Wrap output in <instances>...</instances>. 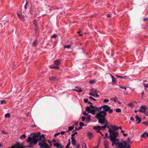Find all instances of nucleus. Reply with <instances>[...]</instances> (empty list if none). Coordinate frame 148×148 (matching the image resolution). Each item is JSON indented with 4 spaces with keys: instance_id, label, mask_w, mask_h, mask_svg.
I'll use <instances>...</instances> for the list:
<instances>
[{
    "instance_id": "obj_1",
    "label": "nucleus",
    "mask_w": 148,
    "mask_h": 148,
    "mask_svg": "<svg viewBox=\"0 0 148 148\" xmlns=\"http://www.w3.org/2000/svg\"><path fill=\"white\" fill-rule=\"evenodd\" d=\"M41 133L38 132L33 134H31V135H29L26 141L27 143H29V145L25 146L26 148H32L37 144L38 142L41 140V137H40Z\"/></svg>"
},
{
    "instance_id": "obj_2",
    "label": "nucleus",
    "mask_w": 148,
    "mask_h": 148,
    "mask_svg": "<svg viewBox=\"0 0 148 148\" xmlns=\"http://www.w3.org/2000/svg\"><path fill=\"white\" fill-rule=\"evenodd\" d=\"M100 111V112L96 114L95 117L98 119V122L102 125L105 123V121H107L105 119L107 114L105 111L101 110Z\"/></svg>"
},
{
    "instance_id": "obj_3",
    "label": "nucleus",
    "mask_w": 148,
    "mask_h": 148,
    "mask_svg": "<svg viewBox=\"0 0 148 148\" xmlns=\"http://www.w3.org/2000/svg\"><path fill=\"white\" fill-rule=\"evenodd\" d=\"M105 124L104 126H94L93 128L94 129H99V130H100L101 129L105 130V128L107 127L108 129V132L109 134H110L113 133L112 130V128L110 127V126L109 125V123L108 121H105V123L103 124Z\"/></svg>"
},
{
    "instance_id": "obj_4",
    "label": "nucleus",
    "mask_w": 148,
    "mask_h": 148,
    "mask_svg": "<svg viewBox=\"0 0 148 148\" xmlns=\"http://www.w3.org/2000/svg\"><path fill=\"white\" fill-rule=\"evenodd\" d=\"M117 134L116 133H113L109 135V138L110 140L112 142V146H113L115 144L117 145L119 142V139L116 138Z\"/></svg>"
},
{
    "instance_id": "obj_5",
    "label": "nucleus",
    "mask_w": 148,
    "mask_h": 148,
    "mask_svg": "<svg viewBox=\"0 0 148 148\" xmlns=\"http://www.w3.org/2000/svg\"><path fill=\"white\" fill-rule=\"evenodd\" d=\"M46 139L44 138V140H42V142H39L38 143V145L40 146L41 148H51L52 146V144L49 140H48L47 141L49 144V145L46 142Z\"/></svg>"
},
{
    "instance_id": "obj_6",
    "label": "nucleus",
    "mask_w": 148,
    "mask_h": 148,
    "mask_svg": "<svg viewBox=\"0 0 148 148\" xmlns=\"http://www.w3.org/2000/svg\"><path fill=\"white\" fill-rule=\"evenodd\" d=\"M86 111L89 112L90 113L93 114H95V112L96 110L100 111L99 108H98L96 107H94L92 105H90L89 106H87L86 108Z\"/></svg>"
},
{
    "instance_id": "obj_7",
    "label": "nucleus",
    "mask_w": 148,
    "mask_h": 148,
    "mask_svg": "<svg viewBox=\"0 0 148 148\" xmlns=\"http://www.w3.org/2000/svg\"><path fill=\"white\" fill-rule=\"evenodd\" d=\"M102 108L103 109V111H105V112L108 111L109 113L110 114H111L113 112L112 110L111 109L108 105H104L99 107L100 110H101V109Z\"/></svg>"
},
{
    "instance_id": "obj_8",
    "label": "nucleus",
    "mask_w": 148,
    "mask_h": 148,
    "mask_svg": "<svg viewBox=\"0 0 148 148\" xmlns=\"http://www.w3.org/2000/svg\"><path fill=\"white\" fill-rule=\"evenodd\" d=\"M110 126L112 128V130L113 132L114 133H116L117 134V136H118L119 133V132L117 131L119 129L121 130L122 128L120 126L118 127L116 126L113 125H110Z\"/></svg>"
},
{
    "instance_id": "obj_9",
    "label": "nucleus",
    "mask_w": 148,
    "mask_h": 148,
    "mask_svg": "<svg viewBox=\"0 0 148 148\" xmlns=\"http://www.w3.org/2000/svg\"><path fill=\"white\" fill-rule=\"evenodd\" d=\"M146 110V107L144 106H142L140 109L138 110V111L141 112H145Z\"/></svg>"
},
{
    "instance_id": "obj_10",
    "label": "nucleus",
    "mask_w": 148,
    "mask_h": 148,
    "mask_svg": "<svg viewBox=\"0 0 148 148\" xmlns=\"http://www.w3.org/2000/svg\"><path fill=\"white\" fill-rule=\"evenodd\" d=\"M71 139L72 140L71 143L73 145H76V140H75V137H71Z\"/></svg>"
},
{
    "instance_id": "obj_11",
    "label": "nucleus",
    "mask_w": 148,
    "mask_h": 148,
    "mask_svg": "<svg viewBox=\"0 0 148 148\" xmlns=\"http://www.w3.org/2000/svg\"><path fill=\"white\" fill-rule=\"evenodd\" d=\"M53 62L56 65H59L61 63L60 60L59 59L54 60Z\"/></svg>"
},
{
    "instance_id": "obj_12",
    "label": "nucleus",
    "mask_w": 148,
    "mask_h": 148,
    "mask_svg": "<svg viewBox=\"0 0 148 148\" xmlns=\"http://www.w3.org/2000/svg\"><path fill=\"white\" fill-rule=\"evenodd\" d=\"M19 18L22 21L24 20V17L23 15L22 14H20L18 13L17 14Z\"/></svg>"
},
{
    "instance_id": "obj_13",
    "label": "nucleus",
    "mask_w": 148,
    "mask_h": 148,
    "mask_svg": "<svg viewBox=\"0 0 148 148\" xmlns=\"http://www.w3.org/2000/svg\"><path fill=\"white\" fill-rule=\"evenodd\" d=\"M136 121H138V122L137 123L139 124L140 123L141 121V119L138 116H136Z\"/></svg>"
},
{
    "instance_id": "obj_14",
    "label": "nucleus",
    "mask_w": 148,
    "mask_h": 148,
    "mask_svg": "<svg viewBox=\"0 0 148 148\" xmlns=\"http://www.w3.org/2000/svg\"><path fill=\"white\" fill-rule=\"evenodd\" d=\"M87 134L88 136L89 139H91L93 136V135L92 133L90 132L89 131H88L87 132Z\"/></svg>"
},
{
    "instance_id": "obj_15",
    "label": "nucleus",
    "mask_w": 148,
    "mask_h": 148,
    "mask_svg": "<svg viewBox=\"0 0 148 148\" xmlns=\"http://www.w3.org/2000/svg\"><path fill=\"white\" fill-rule=\"evenodd\" d=\"M117 145L118 146V148H124L125 147V146L123 145L122 143H121L119 144L118 143Z\"/></svg>"
},
{
    "instance_id": "obj_16",
    "label": "nucleus",
    "mask_w": 148,
    "mask_h": 148,
    "mask_svg": "<svg viewBox=\"0 0 148 148\" xmlns=\"http://www.w3.org/2000/svg\"><path fill=\"white\" fill-rule=\"evenodd\" d=\"M49 79L51 81H56L58 80V79L56 77L54 76L50 77Z\"/></svg>"
},
{
    "instance_id": "obj_17",
    "label": "nucleus",
    "mask_w": 148,
    "mask_h": 148,
    "mask_svg": "<svg viewBox=\"0 0 148 148\" xmlns=\"http://www.w3.org/2000/svg\"><path fill=\"white\" fill-rule=\"evenodd\" d=\"M49 68L51 69H59V68L57 66H53V65H50L49 66Z\"/></svg>"
},
{
    "instance_id": "obj_18",
    "label": "nucleus",
    "mask_w": 148,
    "mask_h": 148,
    "mask_svg": "<svg viewBox=\"0 0 148 148\" xmlns=\"http://www.w3.org/2000/svg\"><path fill=\"white\" fill-rule=\"evenodd\" d=\"M89 94L90 95L94 97H97L98 96V95L97 94L96 92L95 93L92 92H90L89 93Z\"/></svg>"
},
{
    "instance_id": "obj_19",
    "label": "nucleus",
    "mask_w": 148,
    "mask_h": 148,
    "mask_svg": "<svg viewBox=\"0 0 148 148\" xmlns=\"http://www.w3.org/2000/svg\"><path fill=\"white\" fill-rule=\"evenodd\" d=\"M38 43V41L36 39L33 43H32V45L33 47H35L37 45Z\"/></svg>"
},
{
    "instance_id": "obj_20",
    "label": "nucleus",
    "mask_w": 148,
    "mask_h": 148,
    "mask_svg": "<svg viewBox=\"0 0 148 148\" xmlns=\"http://www.w3.org/2000/svg\"><path fill=\"white\" fill-rule=\"evenodd\" d=\"M74 90L75 91H77V92H81L82 91L81 90V88H80L76 87V88H75V89H74Z\"/></svg>"
},
{
    "instance_id": "obj_21",
    "label": "nucleus",
    "mask_w": 148,
    "mask_h": 148,
    "mask_svg": "<svg viewBox=\"0 0 148 148\" xmlns=\"http://www.w3.org/2000/svg\"><path fill=\"white\" fill-rule=\"evenodd\" d=\"M108 142L106 140H105L104 141L103 143V145H104L105 146H106V147H107V146H108Z\"/></svg>"
},
{
    "instance_id": "obj_22",
    "label": "nucleus",
    "mask_w": 148,
    "mask_h": 148,
    "mask_svg": "<svg viewBox=\"0 0 148 148\" xmlns=\"http://www.w3.org/2000/svg\"><path fill=\"white\" fill-rule=\"evenodd\" d=\"M111 76L112 78V82L113 83L116 82V79L112 75H110Z\"/></svg>"
},
{
    "instance_id": "obj_23",
    "label": "nucleus",
    "mask_w": 148,
    "mask_h": 148,
    "mask_svg": "<svg viewBox=\"0 0 148 148\" xmlns=\"http://www.w3.org/2000/svg\"><path fill=\"white\" fill-rule=\"evenodd\" d=\"M118 99V98L116 97L115 98H112L110 99V101H117V100Z\"/></svg>"
},
{
    "instance_id": "obj_24",
    "label": "nucleus",
    "mask_w": 148,
    "mask_h": 148,
    "mask_svg": "<svg viewBox=\"0 0 148 148\" xmlns=\"http://www.w3.org/2000/svg\"><path fill=\"white\" fill-rule=\"evenodd\" d=\"M40 137H41V140H40V141H41V142H42V140H44V138H45L44 134H42L41 135H40Z\"/></svg>"
},
{
    "instance_id": "obj_25",
    "label": "nucleus",
    "mask_w": 148,
    "mask_h": 148,
    "mask_svg": "<svg viewBox=\"0 0 148 148\" xmlns=\"http://www.w3.org/2000/svg\"><path fill=\"white\" fill-rule=\"evenodd\" d=\"M61 145V144H59L58 143H55L53 144V145L55 147H57V148H58V146H60Z\"/></svg>"
},
{
    "instance_id": "obj_26",
    "label": "nucleus",
    "mask_w": 148,
    "mask_h": 148,
    "mask_svg": "<svg viewBox=\"0 0 148 148\" xmlns=\"http://www.w3.org/2000/svg\"><path fill=\"white\" fill-rule=\"evenodd\" d=\"M116 77H117L118 78H125L127 77L126 76L123 77V76H120L119 75H116Z\"/></svg>"
},
{
    "instance_id": "obj_27",
    "label": "nucleus",
    "mask_w": 148,
    "mask_h": 148,
    "mask_svg": "<svg viewBox=\"0 0 148 148\" xmlns=\"http://www.w3.org/2000/svg\"><path fill=\"white\" fill-rule=\"evenodd\" d=\"M143 84L145 87V89L146 90V88H148V84H146L145 83H143Z\"/></svg>"
},
{
    "instance_id": "obj_28",
    "label": "nucleus",
    "mask_w": 148,
    "mask_h": 148,
    "mask_svg": "<svg viewBox=\"0 0 148 148\" xmlns=\"http://www.w3.org/2000/svg\"><path fill=\"white\" fill-rule=\"evenodd\" d=\"M26 137V135L25 134H23L21 136L20 138L22 140L25 138Z\"/></svg>"
},
{
    "instance_id": "obj_29",
    "label": "nucleus",
    "mask_w": 148,
    "mask_h": 148,
    "mask_svg": "<svg viewBox=\"0 0 148 148\" xmlns=\"http://www.w3.org/2000/svg\"><path fill=\"white\" fill-rule=\"evenodd\" d=\"M74 128V125H73L71 126H69L68 127V129H69V130H72Z\"/></svg>"
},
{
    "instance_id": "obj_30",
    "label": "nucleus",
    "mask_w": 148,
    "mask_h": 148,
    "mask_svg": "<svg viewBox=\"0 0 148 148\" xmlns=\"http://www.w3.org/2000/svg\"><path fill=\"white\" fill-rule=\"evenodd\" d=\"M34 25H35V26L36 27V28H35L36 31L37 29V22L35 21H34Z\"/></svg>"
},
{
    "instance_id": "obj_31",
    "label": "nucleus",
    "mask_w": 148,
    "mask_h": 148,
    "mask_svg": "<svg viewBox=\"0 0 148 148\" xmlns=\"http://www.w3.org/2000/svg\"><path fill=\"white\" fill-rule=\"evenodd\" d=\"M71 45H65L64 47V48H67V49H69L70 48V46Z\"/></svg>"
},
{
    "instance_id": "obj_32",
    "label": "nucleus",
    "mask_w": 148,
    "mask_h": 148,
    "mask_svg": "<svg viewBox=\"0 0 148 148\" xmlns=\"http://www.w3.org/2000/svg\"><path fill=\"white\" fill-rule=\"evenodd\" d=\"M5 116L6 118H9L10 116V114L9 113H7L5 114Z\"/></svg>"
},
{
    "instance_id": "obj_33",
    "label": "nucleus",
    "mask_w": 148,
    "mask_h": 148,
    "mask_svg": "<svg viewBox=\"0 0 148 148\" xmlns=\"http://www.w3.org/2000/svg\"><path fill=\"white\" fill-rule=\"evenodd\" d=\"M116 111L117 112H118V113L120 112H121V110L120 108H117L116 110Z\"/></svg>"
},
{
    "instance_id": "obj_34",
    "label": "nucleus",
    "mask_w": 148,
    "mask_h": 148,
    "mask_svg": "<svg viewBox=\"0 0 148 148\" xmlns=\"http://www.w3.org/2000/svg\"><path fill=\"white\" fill-rule=\"evenodd\" d=\"M82 148H87L86 144L84 143H83L82 145Z\"/></svg>"
},
{
    "instance_id": "obj_35",
    "label": "nucleus",
    "mask_w": 148,
    "mask_h": 148,
    "mask_svg": "<svg viewBox=\"0 0 148 148\" xmlns=\"http://www.w3.org/2000/svg\"><path fill=\"white\" fill-rule=\"evenodd\" d=\"M77 132H75L74 133H73L72 134H71V136L72 137H74V136L75 135L77 134Z\"/></svg>"
},
{
    "instance_id": "obj_36",
    "label": "nucleus",
    "mask_w": 148,
    "mask_h": 148,
    "mask_svg": "<svg viewBox=\"0 0 148 148\" xmlns=\"http://www.w3.org/2000/svg\"><path fill=\"white\" fill-rule=\"evenodd\" d=\"M79 125H80V127H82V126L84 125V124L83 122H80L79 123Z\"/></svg>"
},
{
    "instance_id": "obj_37",
    "label": "nucleus",
    "mask_w": 148,
    "mask_h": 148,
    "mask_svg": "<svg viewBox=\"0 0 148 148\" xmlns=\"http://www.w3.org/2000/svg\"><path fill=\"white\" fill-rule=\"evenodd\" d=\"M75 130H80L81 129H82V127H78V128H77L76 127H75Z\"/></svg>"
},
{
    "instance_id": "obj_38",
    "label": "nucleus",
    "mask_w": 148,
    "mask_h": 148,
    "mask_svg": "<svg viewBox=\"0 0 148 148\" xmlns=\"http://www.w3.org/2000/svg\"><path fill=\"white\" fill-rule=\"evenodd\" d=\"M141 137H143L144 138H146L145 133H144L141 136Z\"/></svg>"
},
{
    "instance_id": "obj_39",
    "label": "nucleus",
    "mask_w": 148,
    "mask_h": 148,
    "mask_svg": "<svg viewBox=\"0 0 148 148\" xmlns=\"http://www.w3.org/2000/svg\"><path fill=\"white\" fill-rule=\"evenodd\" d=\"M128 105L129 106L132 107L133 106V104L132 103H129L128 104Z\"/></svg>"
},
{
    "instance_id": "obj_40",
    "label": "nucleus",
    "mask_w": 148,
    "mask_h": 148,
    "mask_svg": "<svg viewBox=\"0 0 148 148\" xmlns=\"http://www.w3.org/2000/svg\"><path fill=\"white\" fill-rule=\"evenodd\" d=\"M89 82L91 84H93L95 82V81L94 80H90Z\"/></svg>"
},
{
    "instance_id": "obj_41",
    "label": "nucleus",
    "mask_w": 148,
    "mask_h": 148,
    "mask_svg": "<svg viewBox=\"0 0 148 148\" xmlns=\"http://www.w3.org/2000/svg\"><path fill=\"white\" fill-rule=\"evenodd\" d=\"M143 123L147 126H148V122H144Z\"/></svg>"
},
{
    "instance_id": "obj_42",
    "label": "nucleus",
    "mask_w": 148,
    "mask_h": 148,
    "mask_svg": "<svg viewBox=\"0 0 148 148\" xmlns=\"http://www.w3.org/2000/svg\"><path fill=\"white\" fill-rule=\"evenodd\" d=\"M70 145H71V144L69 143H68L66 147V148H69V146Z\"/></svg>"
},
{
    "instance_id": "obj_43",
    "label": "nucleus",
    "mask_w": 148,
    "mask_h": 148,
    "mask_svg": "<svg viewBox=\"0 0 148 148\" xmlns=\"http://www.w3.org/2000/svg\"><path fill=\"white\" fill-rule=\"evenodd\" d=\"M89 98L90 99H92V100H93L94 101H96V99H95L93 97H89Z\"/></svg>"
},
{
    "instance_id": "obj_44",
    "label": "nucleus",
    "mask_w": 148,
    "mask_h": 148,
    "mask_svg": "<svg viewBox=\"0 0 148 148\" xmlns=\"http://www.w3.org/2000/svg\"><path fill=\"white\" fill-rule=\"evenodd\" d=\"M60 134V132H59V133H56L54 135V137H56L59 134Z\"/></svg>"
},
{
    "instance_id": "obj_45",
    "label": "nucleus",
    "mask_w": 148,
    "mask_h": 148,
    "mask_svg": "<svg viewBox=\"0 0 148 148\" xmlns=\"http://www.w3.org/2000/svg\"><path fill=\"white\" fill-rule=\"evenodd\" d=\"M28 4V3L27 2V1H26V4H25V10H26L27 8V5Z\"/></svg>"
},
{
    "instance_id": "obj_46",
    "label": "nucleus",
    "mask_w": 148,
    "mask_h": 148,
    "mask_svg": "<svg viewBox=\"0 0 148 148\" xmlns=\"http://www.w3.org/2000/svg\"><path fill=\"white\" fill-rule=\"evenodd\" d=\"M85 117L84 116H82V121H84L85 120Z\"/></svg>"
},
{
    "instance_id": "obj_47",
    "label": "nucleus",
    "mask_w": 148,
    "mask_h": 148,
    "mask_svg": "<svg viewBox=\"0 0 148 148\" xmlns=\"http://www.w3.org/2000/svg\"><path fill=\"white\" fill-rule=\"evenodd\" d=\"M56 36V34H54L53 35L51 36V37L52 38H55Z\"/></svg>"
},
{
    "instance_id": "obj_48",
    "label": "nucleus",
    "mask_w": 148,
    "mask_h": 148,
    "mask_svg": "<svg viewBox=\"0 0 148 148\" xmlns=\"http://www.w3.org/2000/svg\"><path fill=\"white\" fill-rule=\"evenodd\" d=\"M108 133H106L105 134V136L104 137V138H106L108 137Z\"/></svg>"
},
{
    "instance_id": "obj_49",
    "label": "nucleus",
    "mask_w": 148,
    "mask_h": 148,
    "mask_svg": "<svg viewBox=\"0 0 148 148\" xmlns=\"http://www.w3.org/2000/svg\"><path fill=\"white\" fill-rule=\"evenodd\" d=\"M143 21H148V18H144L143 19Z\"/></svg>"
},
{
    "instance_id": "obj_50",
    "label": "nucleus",
    "mask_w": 148,
    "mask_h": 148,
    "mask_svg": "<svg viewBox=\"0 0 148 148\" xmlns=\"http://www.w3.org/2000/svg\"><path fill=\"white\" fill-rule=\"evenodd\" d=\"M120 88H122V89H125V90H126V88L124 86H121L120 87Z\"/></svg>"
},
{
    "instance_id": "obj_51",
    "label": "nucleus",
    "mask_w": 148,
    "mask_h": 148,
    "mask_svg": "<svg viewBox=\"0 0 148 148\" xmlns=\"http://www.w3.org/2000/svg\"><path fill=\"white\" fill-rule=\"evenodd\" d=\"M83 114L85 116H86L88 115V114L86 113L85 111H84L83 112Z\"/></svg>"
},
{
    "instance_id": "obj_52",
    "label": "nucleus",
    "mask_w": 148,
    "mask_h": 148,
    "mask_svg": "<svg viewBox=\"0 0 148 148\" xmlns=\"http://www.w3.org/2000/svg\"><path fill=\"white\" fill-rule=\"evenodd\" d=\"M130 120L132 121H134V119L133 117H131L130 118Z\"/></svg>"
},
{
    "instance_id": "obj_53",
    "label": "nucleus",
    "mask_w": 148,
    "mask_h": 148,
    "mask_svg": "<svg viewBox=\"0 0 148 148\" xmlns=\"http://www.w3.org/2000/svg\"><path fill=\"white\" fill-rule=\"evenodd\" d=\"M60 133V134L62 135L64 134L65 133V132L64 131H62Z\"/></svg>"
},
{
    "instance_id": "obj_54",
    "label": "nucleus",
    "mask_w": 148,
    "mask_h": 148,
    "mask_svg": "<svg viewBox=\"0 0 148 148\" xmlns=\"http://www.w3.org/2000/svg\"><path fill=\"white\" fill-rule=\"evenodd\" d=\"M84 102H88V99H84Z\"/></svg>"
},
{
    "instance_id": "obj_55",
    "label": "nucleus",
    "mask_w": 148,
    "mask_h": 148,
    "mask_svg": "<svg viewBox=\"0 0 148 148\" xmlns=\"http://www.w3.org/2000/svg\"><path fill=\"white\" fill-rule=\"evenodd\" d=\"M109 100L108 99H105L103 100V102H109Z\"/></svg>"
},
{
    "instance_id": "obj_56",
    "label": "nucleus",
    "mask_w": 148,
    "mask_h": 148,
    "mask_svg": "<svg viewBox=\"0 0 148 148\" xmlns=\"http://www.w3.org/2000/svg\"><path fill=\"white\" fill-rule=\"evenodd\" d=\"M94 130H97V132H98V133H99L100 132V130H99L98 129H94Z\"/></svg>"
},
{
    "instance_id": "obj_57",
    "label": "nucleus",
    "mask_w": 148,
    "mask_h": 148,
    "mask_svg": "<svg viewBox=\"0 0 148 148\" xmlns=\"http://www.w3.org/2000/svg\"><path fill=\"white\" fill-rule=\"evenodd\" d=\"M146 138H147L148 137V133H145Z\"/></svg>"
},
{
    "instance_id": "obj_58",
    "label": "nucleus",
    "mask_w": 148,
    "mask_h": 148,
    "mask_svg": "<svg viewBox=\"0 0 148 148\" xmlns=\"http://www.w3.org/2000/svg\"><path fill=\"white\" fill-rule=\"evenodd\" d=\"M123 136H126L128 135V134H125V133H123Z\"/></svg>"
},
{
    "instance_id": "obj_59",
    "label": "nucleus",
    "mask_w": 148,
    "mask_h": 148,
    "mask_svg": "<svg viewBox=\"0 0 148 148\" xmlns=\"http://www.w3.org/2000/svg\"><path fill=\"white\" fill-rule=\"evenodd\" d=\"M80 146V144H78L77 145V147L76 148H79Z\"/></svg>"
},
{
    "instance_id": "obj_60",
    "label": "nucleus",
    "mask_w": 148,
    "mask_h": 148,
    "mask_svg": "<svg viewBox=\"0 0 148 148\" xmlns=\"http://www.w3.org/2000/svg\"><path fill=\"white\" fill-rule=\"evenodd\" d=\"M78 122H76L75 123L74 125H77V124H78Z\"/></svg>"
},
{
    "instance_id": "obj_61",
    "label": "nucleus",
    "mask_w": 148,
    "mask_h": 148,
    "mask_svg": "<svg viewBox=\"0 0 148 148\" xmlns=\"http://www.w3.org/2000/svg\"><path fill=\"white\" fill-rule=\"evenodd\" d=\"M130 148V146L129 145H128L126 147H125V148Z\"/></svg>"
},
{
    "instance_id": "obj_62",
    "label": "nucleus",
    "mask_w": 148,
    "mask_h": 148,
    "mask_svg": "<svg viewBox=\"0 0 148 148\" xmlns=\"http://www.w3.org/2000/svg\"><path fill=\"white\" fill-rule=\"evenodd\" d=\"M145 112V114L148 116V112Z\"/></svg>"
},
{
    "instance_id": "obj_63",
    "label": "nucleus",
    "mask_w": 148,
    "mask_h": 148,
    "mask_svg": "<svg viewBox=\"0 0 148 148\" xmlns=\"http://www.w3.org/2000/svg\"><path fill=\"white\" fill-rule=\"evenodd\" d=\"M107 16L108 17H109L110 16V15L109 14H107Z\"/></svg>"
},
{
    "instance_id": "obj_64",
    "label": "nucleus",
    "mask_w": 148,
    "mask_h": 148,
    "mask_svg": "<svg viewBox=\"0 0 148 148\" xmlns=\"http://www.w3.org/2000/svg\"><path fill=\"white\" fill-rule=\"evenodd\" d=\"M99 145H98L97 147H93V148H98L99 146Z\"/></svg>"
}]
</instances>
